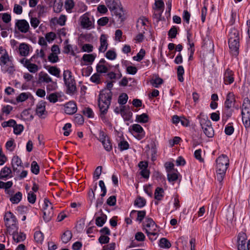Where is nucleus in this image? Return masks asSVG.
<instances>
[{
	"mask_svg": "<svg viewBox=\"0 0 250 250\" xmlns=\"http://www.w3.org/2000/svg\"><path fill=\"white\" fill-rule=\"evenodd\" d=\"M112 97V93L109 90H103L99 95L98 105L101 112V117L103 120L105 119L104 115L108 111Z\"/></svg>",
	"mask_w": 250,
	"mask_h": 250,
	"instance_id": "nucleus-1",
	"label": "nucleus"
},
{
	"mask_svg": "<svg viewBox=\"0 0 250 250\" xmlns=\"http://www.w3.org/2000/svg\"><path fill=\"white\" fill-rule=\"evenodd\" d=\"M229 158L224 154L220 155L216 160V177L220 183L224 179L229 164Z\"/></svg>",
	"mask_w": 250,
	"mask_h": 250,
	"instance_id": "nucleus-2",
	"label": "nucleus"
},
{
	"mask_svg": "<svg viewBox=\"0 0 250 250\" xmlns=\"http://www.w3.org/2000/svg\"><path fill=\"white\" fill-rule=\"evenodd\" d=\"M228 42L230 53L234 56H237L239 47V32L237 29L232 28L230 30Z\"/></svg>",
	"mask_w": 250,
	"mask_h": 250,
	"instance_id": "nucleus-3",
	"label": "nucleus"
},
{
	"mask_svg": "<svg viewBox=\"0 0 250 250\" xmlns=\"http://www.w3.org/2000/svg\"><path fill=\"white\" fill-rule=\"evenodd\" d=\"M0 65L1 69L4 72L12 74L15 71L14 64L10 60L6 50L2 47L0 48Z\"/></svg>",
	"mask_w": 250,
	"mask_h": 250,
	"instance_id": "nucleus-4",
	"label": "nucleus"
},
{
	"mask_svg": "<svg viewBox=\"0 0 250 250\" xmlns=\"http://www.w3.org/2000/svg\"><path fill=\"white\" fill-rule=\"evenodd\" d=\"M105 3L112 14L122 21L125 13L120 0H105Z\"/></svg>",
	"mask_w": 250,
	"mask_h": 250,
	"instance_id": "nucleus-5",
	"label": "nucleus"
},
{
	"mask_svg": "<svg viewBox=\"0 0 250 250\" xmlns=\"http://www.w3.org/2000/svg\"><path fill=\"white\" fill-rule=\"evenodd\" d=\"M13 171L16 173L19 179L21 180L25 178L28 174V171L23 169V166L21 160L19 156H14L11 161Z\"/></svg>",
	"mask_w": 250,
	"mask_h": 250,
	"instance_id": "nucleus-6",
	"label": "nucleus"
},
{
	"mask_svg": "<svg viewBox=\"0 0 250 250\" xmlns=\"http://www.w3.org/2000/svg\"><path fill=\"white\" fill-rule=\"evenodd\" d=\"M243 123L246 128L250 126V100L245 98L241 106Z\"/></svg>",
	"mask_w": 250,
	"mask_h": 250,
	"instance_id": "nucleus-7",
	"label": "nucleus"
},
{
	"mask_svg": "<svg viewBox=\"0 0 250 250\" xmlns=\"http://www.w3.org/2000/svg\"><path fill=\"white\" fill-rule=\"evenodd\" d=\"M63 80L65 84L67 93L74 94L77 90L76 82L73 78L72 73L69 70H64L63 73Z\"/></svg>",
	"mask_w": 250,
	"mask_h": 250,
	"instance_id": "nucleus-8",
	"label": "nucleus"
},
{
	"mask_svg": "<svg viewBox=\"0 0 250 250\" xmlns=\"http://www.w3.org/2000/svg\"><path fill=\"white\" fill-rule=\"evenodd\" d=\"M4 221L7 229H15L17 228L16 217L11 211H7L5 213Z\"/></svg>",
	"mask_w": 250,
	"mask_h": 250,
	"instance_id": "nucleus-9",
	"label": "nucleus"
},
{
	"mask_svg": "<svg viewBox=\"0 0 250 250\" xmlns=\"http://www.w3.org/2000/svg\"><path fill=\"white\" fill-rule=\"evenodd\" d=\"M89 16V13H85L81 17V25L83 28L89 29L94 27V21L90 20Z\"/></svg>",
	"mask_w": 250,
	"mask_h": 250,
	"instance_id": "nucleus-10",
	"label": "nucleus"
},
{
	"mask_svg": "<svg viewBox=\"0 0 250 250\" xmlns=\"http://www.w3.org/2000/svg\"><path fill=\"white\" fill-rule=\"evenodd\" d=\"M32 62H33V58L32 57L29 60L23 58L20 60L21 63H22L30 72L35 73L38 71L39 67L37 64L32 63Z\"/></svg>",
	"mask_w": 250,
	"mask_h": 250,
	"instance_id": "nucleus-11",
	"label": "nucleus"
},
{
	"mask_svg": "<svg viewBox=\"0 0 250 250\" xmlns=\"http://www.w3.org/2000/svg\"><path fill=\"white\" fill-rule=\"evenodd\" d=\"M131 132L138 140L143 139L145 135V132L143 127L139 124H134L131 126Z\"/></svg>",
	"mask_w": 250,
	"mask_h": 250,
	"instance_id": "nucleus-12",
	"label": "nucleus"
},
{
	"mask_svg": "<svg viewBox=\"0 0 250 250\" xmlns=\"http://www.w3.org/2000/svg\"><path fill=\"white\" fill-rule=\"evenodd\" d=\"M112 67L104 59H102L96 66V70L98 73H105L110 70Z\"/></svg>",
	"mask_w": 250,
	"mask_h": 250,
	"instance_id": "nucleus-13",
	"label": "nucleus"
},
{
	"mask_svg": "<svg viewBox=\"0 0 250 250\" xmlns=\"http://www.w3.org/2000/svg\"><path fill=\"white\" fill-rule=\"evenodd\" d=\"M16 26L22 33H27L30 29L28 22L25 20H19L16 22Z\"/></svg>",
	"mask_w": 250,
	"mask_h": 250,
	"instance_id": "nucleus-14",
	"label": "nucleus"
},
{
	"mask_svg": "<svg viewBox=\"0 0 250 250\" xmlns=\"http://www.w3.org/2000/svg\"><path fill=\"white\" fill-rule=\"evenodd\" d=\"M143 227L146 229V232L157 230V225L154 221L150 218L146 217L143 223Z\"/></svg>",
	"mask_w": 250,
	"mask_h": 250,
	"instance_id": "nucleus-15",
	"label": "nucleus"
},
{
	"mask_svg": "<svg viewBox=\"0 0 250 250\" xmlns=\"http://www.w3.org/2000/svg\"><path fill=\"white\" fill-rule=\"evenodd\" d=\"M234 81V72L229 68H227L224 74V83L225 84H230Z\"/></svg>",
	"mask_w": 250,
	"mask_h": 250,
	"instance_id": "nucleus-16",
	"label": "nucleus"
},
{
	"mask_svg": "<svg viewBox=\"0 0 250 250\" xmlns=\"http://www.w3.org/2000/svg\"><path fill=\"white\" fill-rule=\"evenodd\" d=\"M36 113L41 118H44L43 115L46 116L47 111L45 110V103L41 101L36 105Z\"/></svg>",
	"mask_w": 250,
	"mask_h": 250,
	"instance_id": "nucleus-17",
	"label": "nucleus"
},
{
	"mask_svg": "<svg viewBox=\"0 0 250 250\" xmlns=\"http://www.w3.org/2000/svg\"><path fill=\"white\" fill-rule=\"evenodd\" d=\"M64 112L67 114H73L77 110L76 103L73 101H70L64 105Z\"/></svg>",
	"mask_w": 250,
	"mask_h": 250,
	"instance_id": "nucleus-18",
	"label": "nucleus"
},
{
	"mask_svg": "<svg viewBox=\"0 0 250 250\" xmlns=\"http://www.w3.org/2000/svg\"><path fill=\"white\" fill-rule=\"evenodd\" d=\"M149 21L147 18L145 17L140 18L137 22V28L138 30L146 31V27L148 26Z\"/></svg>",
	"mask_w": 250,
	"mask_h": 250,
	"instance_id": "nucleus-19",
	"label": "nucleus"
},
{
	"mask_svg": "<svg viewBox=\"0 0 250 250\" xmlns=\"http://www.w3.org/2000/svg\"><path fill=\"white\" fill-rule=\"evenodd\" d=\"M107 35L105 34H102L100 39V46L99 48V51L100 52H104L108 47V44L107 42Z\"/></svg>",
	"mask_w": 250,
	"mask_h": 250,
	"instance_id": "nucleus-20",
	"label": "nucleus"
},
{
	"mask_svg": "<svg viewBox=\"0 0 250 250\" xmlns=\"http://www.w3.org/2000/svg\"><path fill=\"white\" fill-rule=\"evenodd\" d=\"M235 102L234 95L232 92H229L226 97L225 102V107L227 110H229L234 104Z\"/></svg>",
	"mask_w": 250,
	"mask_h": 250,
	"instance_id": "nucleus-21",
	"label": "nucleus"
},
{
	"mask_svg": "<svg viewBox=\"0 0 250 250\" xmlns=\"http://www.w3.org/2000/svg\"><path fill=\"white\" fill-rule=\"evenodd\" d=\"M200 124L202 128L207 127L211 125V122L206 115H204L203 113H201L198 116Z\"/></svg>",
	"mask_w": 250,
	"mask_h": 250,
	"instance_id": "nucleus-22",
	"label": "nucleus"
},
{
	"mask_svg": "<svg viewBox=\"0 0 250 250\" xmlns=\"http://www.w3.org/2000/svg\"><path fill=\"white\" fill-rule=\"evenodd\" d=\"M136 213L137 214V217L136 219V221H138L139 223L142 222L146 216V211L145 210L137 211L135 210H133L130 212V215L131 217H132L134 214Z\"/></svg>",
	"mask_w": 250,
	"mask_h": 250,
	"instance_id": "nucleus-23",
	"label": "nucleus"
},
{
	"mask_svg": "<svg viewBox=\"0 0 250 250\" xmlns=\"http://www.w3.org/2000/svg\"><path fill=\"white\" fill-rule=\"evenodd\" d=\"M39 80L41 83H52V79L47 73L42 72L39 74Z\"/></svg>",
	"mask_w": 250,
	"mask_h": 250,
	"instance_id": "nucleus-24",
	"label": "nucleus"
},
{
	"mask_svg": "<svg viewBox=\"0 0 250 250\" xmlns=\"http://www.w3.org/2000/svg\"><path fill=\"white\" fill-rule=\"evenodd\" d=\"M19 50L20 55L22 56L25 57L29 54V46L25 43H22L20 45Z\"/></svg>",
	"mask_w": 250,
	"mask_h": 250,
	"instance_id": "nucleus-25",
	"label": "nucleus"
},
{
	"mask_svg": "<svg viewBox=\"0 0 250 250\" xmlns=\"http://www.w3.org/2000/svg\"><path fill=\"white\" fill-rule=\"evenodd\" d=\"M13 238L15 242L19 243L23 241L26 238V235L23 232H14L13 234Z\"/></svg>",
	"mask_w": 250,
	"mask_h": 250,
	"instance_id": "nucleus-26",
	"label": "nucleus"
},
{
	"mask_svg": "<svg viewBox=\"0 0 250 250\" xmlns=\"http://www.w3.org/2000/svg\"><path fill=\"white\" fill-rule=\"evenodd\" d=\"M48 72L52 75L57 78H60L61 70L56 66H49L47 68Z\"/></svg>",
	"mask_w": 250,
	"mask_h": 250,
	"instance_id": "nucleus-27",
	"label": "nucleus"
},
{
	"mask_svg": "<svg viewBox=\"0 0 250 250\" xmlns=\"http://www.w3.org/2000/svg\"><path fill=\"white\" fill-rule=\"evenodd\" d=\"M159 246L163 249H167L171 247L170 241L166 238H162L159 240Z\"/></svg>",
	"mask_w": 250,
	"mask_h": 250,
	"instance_id": "nucleus-28",
	"label": "nucleus"
},
{
	"mask_svg": "<svg viewBox=\"0 0 250 250\" xmlns=\"http://www.w3.org/2000/svg\"><path fill=\"white\" fill-rule=\"evenodd\" d=\"M12 172L11 168L7 167H4L1 169L0 172V179H4L9 176Z\"/></svg>",
	"mask_w": 250,
	"mask_h": 250,
	"instance_id": "nucleus-29",
	"label": "nucleus"
},
{
	"mask_svg": "<svg viewBox=\"0 0 250 250\" xmlns=\"http://www.w3.org/2000/svg\"><path fill=\"white\" fill-rule=\"evenodd\" d=\"M204 134L208 138H212L214 136V129L212 127L211 125L208 126L207 127H205L204 128H202Z\"/></svg>",
	"mask_w": 250,
	"mask_h": 250,
	"instance_id": "nucleus-30",
	"label": "nucleus"
},
{
	"mask_svg": "<svg viewBox=\"0 0 250 250\" xmlns=\"http://www.w3.org/2000/svg\"><path fill=\"white\" fill-rule=\"evenodd\" d=\"M164 189L162 188L158 187L154 192V198L156 200L160 201L164 197Z\"/></svg>",
	"mask_w": 250,
	"mask_h": 250,
	"instance_id": "nucleus-31",
	"label": "nucleus"
},
{
	"mask_svg": "<svg viewBox=\"0 0 250 250\" xmlns=\"http://www.w3.org/2000/svg\"><path fill=\"white\" fill-rule=\"evenodd\" d=\"M72 236V233L70 230L65 231L61 237L62 241L64 243H67L71 239Z\"/></svg>",
	"mask_w": 250,
	"mask_h": 250,
	"instance_id": "nucleus-32",
	"label": "nucleus"
},
{
	"mask_svg": "<svg viewBox=\"0 0 250 250\" xmlns=\"http://www.w3.org/2000/svg\"><path fill=\"white\" fill-rule=\"evenodd\" d=\"M22 198V193L19 191L17 192L14 196H12L10 200L13 204H18L20 202Z\"/></svg>",
	"mask_w": 250,
	"mask_h": 250,
	"instance_id": "nucleus-33",
	"label": "nucleus"
},
{
	"mask_svg": "<svg viewBox=\"0 0 250 250\" xmlns=\"http://www.w3.org/2000/svg\"><path fill=\"white\" fill-rule=\"evenodd\" d=\"M75 6V3L73 0H66L64 3V6L67 12L71 13L72 10Z\"/></svg>",
	"mask_w": 250,
	"mask_h": 250,
	"instance_id": "nucleus-34",
	"label": "nucleus"
},
{
	"mask_svg": "<svg viewBox=\"0 0 250 250\" xmlns=\"http://www.w3.org/2000/svg\"><path fill=\"white\" fill-rule=\"evenodd\" d=\"M31 171L33 173L36 175L38 174L40 172V166L35 161H33L31 163Z\"/></svg>",
	"mask_w": 250,
	"mask_h": 250,
	"instance_id": "nucleus-35",
	"label": "nucleus"
},
{
	"mask_svg": "<svg viewBox=\"0 0 250 250\" xmlns=\"http://www.w3.org/2000/svg\"><path fill=\"white\" fill-rule=\"evenodd\" d=\"M95 57H96V56L94 54H85L83 55L82 59L83 60V61H84L85 62H87L90 63H92L94 62V61L95 59Z\"/></svg>",
	"mask_w": 250,
	"mask_h": 250,
	"instance_id": "nucleus-36",
	"label": "nucleus"
},
{
	"mask_svg": "<svg viewBox=\"0 0 250 250\" xmlns=\"http://www.w3.org/2000/svg\"><path fill=\"white\" fill-rule=\"evenodd\" d=\"M146 204V200L141 197L137 198L134 201V206H137L140 208L144 207Z\"/></svg>",
	"mask_w": 250,
	"mask_h": 250,
	"instance_id": "nucleus-37",
	"label": "nucleus"
},
{
	"mask_svg": "<svg viewBox=\"0 0 250 250\" xmlns=\"http://www.w3.org/2000/svg\"><path fill=\"white\" fill-rule=\"evenodd\" d=\"M47 7L42 4H39L37 6V10L38 15L40 17H42L44 16V14L47 12Z\"/></svg>",
	"mask_w": 250,
	"mask_h": 250,
	"instance_id": "nucleus-38",
	"label": "nucleus"
},
{
	"mask_svg": "<svg viewBox=\"0 0 250 250\" xmlns=\"http://www.w3.org/2000/svg\"><path fill=\"white\" fill-rule=\"evenodd\" d=\"M128 100V96L126 93H122L118 98V102L120 105L125 104Z\"/></svg>",
	"mask_w": 250,
	"mask_h": 250,
	"instance_id": "nucleus-39",
	"label": "nucleus"
},
{
	"mask_svg": "<svg viewBox=\"0 0 250 250\" xmlns=\"http://www.w3.org/2000/svg\"><path fill=\"white\" fill-rule=\"evenodd\" d=\"M30 95L29 93H21L16 98V101L18 103L24 102L29 98Z\"/></svg>",
	"mask_w": 250,
	"mask_h": 250,
	"instance_id": "nucleus-40",
	"label": "nucleus"
},
{
	"mask_svg": "<svg viewBox=\"0 0 250 250\" xmlns=\"http://www.w3.org/2000/svg\"><path fill=\"white\" fill-rule=\"evenodd\" d=\"M238 250H250V240L238 244Z\"/></svg>",
	"mask_w": 250,
	"mask_h": 250,
	"instance_id": "nucleus-41",
	"label": "nucleus"
},
{
	"mask_svg": "<svg viewBox=\"0 0 250 250\" xmlns=\"http://www.w3.org/2000/svg\"><path fill=\"white\" fill-rule=\"evenodd\" d=\"M34 239L36 242L42 243L43 240V234L40 231H37L34 233Z\"/></svg>",
	"mask_w": 250,
	"mask_h": 250,
	"instance_id": "nucleus-42",
	"label": "nucleus"
},
{
	"mask_svg": "<svg viewBox=\"0 0 250 250\" xmlns=\"http://www.w3.org/2000/svg\"><path fill=\"white\" fill-rule=\"evenodd\" d=\"M150 82L154 87L158 88L163 83V80L161 78L157 77L154 79H152Z\"/></svg>",
	"mask_w": 250,
	"mask_h": 250,
	"instance_id": "nucleus-43",
	"label": "nucleus"
},
{
	"mask_svg": "<svg viewBox=\"0 0 250 250\" xmlns=\"http://www.w3.org/2000/svg\"><path fill=\"white\" fill-rule=\"evenodd\" d=\"M106 220V216L104 215L98 217L96 219V224L99 227H102L105 223Z\"/></svg>",
	"mask_w": 250,
	"mask_h": 250,
	"instance_id": "nucleus-44",
	"label": "nucleus"
},
{
	"mask_svg": "<svg viewBox=\"0 0 250 250\" xmlns=\"http://www.w3.org/2000/svg\"><path fill=\"white\" fill-rule=\"evenodd\" d=\"M184 74V69L183 66H179L177 68V77L180 82H183L184 78L183 75Z\"/></svg>",
	"mask_w": 250,
	"mask_h": 250,
	"instance_id": "nucleus-45",
	"label": "nucleus"
},
{
	"mask_svg": "<svg viewBox=\"0 0 250 250\" xmlns=\"http://www.w3.org/2000/svg\"><path fill=\"white\" fill-rule=\"evenodd\" d=\"M247 235L245 233L241 232H240L238 235V238H237V243L238 244H239L240 243H243L244 242H246L247 241Z\"/></svg>",
	"mask_w": 250,
	"mask_h": 250,
	"instance_id": "nucleus-46",
	"label": "nucleus"
},
{
	"mask_svg": "<svg viewBox=\"0 0 250 250\" xmlns=\"http://www.w3.org/2000/svg\"><path fill=\"white\" fill-rule=\"evenodd\" d=\"M83 113L84 115L88 118H93L94 116L93 110L89 107H84L83 110Z\"/></svg>",
	"mask_w": 250,
	"mask_h": 250,
	"instance_id": "nucleus-47",
	"label": "nucleus"
},
{
	"mask_svg": "<svg viewBox=\"0 0 250 250\" xmlns=\"http://www.w3.org/2000/svg\"><path fill=\"white\" fill-rule=\"evenodd\" d=\"M178 179V174L177 172L171 171L168 172L167 179L169 182H175Z\"/></svg>",
	"mask_w": 250,
	"mask_h": 250,
	"instance_id": "nucleus-48",
	"label": "nucleus"
},
{
	"mask_svg": "<svg viewBox=\"0 0 250 250\" xmlns=\"http://www.w3.org/2000/svg\"><path fill=\"white\" fill-rule=\"evenodd\" d=\"M16 124V122L13 119H10L8 121H4L1 124V125L3 127H13Z\"/></svg>",
	"mask_w": 250,
	"mask_h": 250,
	"instance_id": "nucleus-49",
	"label": "nucleus"
},
{
	"mask_svg": "<svg viewBox=\"0 0 250 250\" xmlns=\"http://www.w3.org/2000/svg\"><path fill=\"white\" fill-rule=\"evenodd\" d=\"M102 143L104 147V148L107 151H110L112 150V146L109 139H106V140H104V141Z\"/></svg>",
	"mask_w": 250,
	"mask_h": 250,
	"instance_id": "nucleus-50",
	"label": "nucleus"
},
{
	"mask_svg": "<svg viewBox=\"0 0 250 250\" xmlns=\"http://www.w3.org/2000/svg\"><path fill=\"white\" fill-rule=\"evenodd\" d=\"M155 5L157 10L163 12L164 8V3L162 0H156L155 2Z\"/></svg>",
	"mask_w": 250,
	"mask_h": 250,
	"instance_id": "nucleus-51",
	"label": "nucleus"
},
{
	"mask_svg": "<svg viewBox=\"0 0 250 250\" xmlns=\"http://www.w3.org/2000/svg\"><path fill=\"white\" fill-rule=\"evenodd\" d=\"M137 121L140 123H146L148 122V116L146 113H143L140 115L137 116Z\"/></svg>",
	"mask_w": 250,
	"mask_h": 250,
	"instance_id": "nucleus-52",
	"label": "nucleus"
},
{
	"mask_svg": "<svg viewBox=\"0 0 250 250\" xmlns=\"http://www.w3.org/2000/svg\"><path fill=\"white\" fill-rule=\"evenodd\" d=\"M14 133L16 135H20L23 130V126L21 125H17V124L13 127Z\"/></svg>",
	"mask_w": 250,
	"mask_h": 250,
	"instance_id": "nucleus-53",
	"label": "nucleus"
},
{
	"mask_svg": "<svg viewBox=\"0 0 250 250\" xmlns=\"http://www.w3.org/2000/svg\"><path fill=\"white\" fill-rule=\"evenodd\" d=\"M90 80L93 83H94L96 84H99L101 83V81L100 79V75L98 73L94 74L90 78Z\"/></svg>",
	"mask_w": 250,
	"mask_h": 250,
	"instance_id": "nucleus-54",
	"label": "nucleus"
},
{
	"mask_svg": "<svg viewBox=\"0 0 250 250\" xmlns=\"http://www.w3.org/2000/svg\"><path fill=\"white\" fill-rule=\"evenodd\" d=\"M117 56L116 52L112 50L107 51L106 53L105 57L109 60H113L116 59Z\"/></svg>",
	"mask_w": 250,
	"mask_h": 250,
	"instance_id": "nucleus-55",
	"label": "nucleus"
},
{
	"mask_svg": "<svg viewBox=\"0 0 250 250\" xmlns=\"http://www.w3.org/2000/svg\"><path fill=\"white\" fill-rule=\"evenodd\" d=\"M118 147L121 151H123L128 148L129 144L125 141H122L118 144Z\"/></svg>",
	"mask_w": 250,
	"mask_h": 250,
	"instance_id": "nucleus-56",
	"label": "nucleus"
},
{
	"mask_svg": "<svg viewBox=\"0 0 250 250\" xmlns=\"http://www.w3.org/2000/svg\"><path fill=\"white\" fill-rule=\"evenodd\" d=\"M38 51H39L38 50H37L36 51L37 54L36 55H34V56H33L32 57V58L33 59H35V58L40 57L41 59H42L43 60H46L45 55V53L44 52L43 50L42 49L40 50V51L39 52H38Z\"/></svg>",
	"mask_w": 250,
	"mask_h": 250,
	"instance_id": "nucleus-57",
	"label": "nucleus"
},
{
	"mask_svg": "<svg viewBox=\"0 0 250 250\" xmlns=\"http://www.w3.org/2000/svg\"><path fill=\"white\" fill-rule=\"evenodd\" d=\"M30 24L34 28H36L40 23V20L36 17H31L30 18Z\"/></svg>",
	"mask_w": 250,
	"mask_h": 250,
	"instance_id": "nucleus-58",
	"label": "nucleus"
},
{
	"mask_svg": "<svg viewBox=\"0 0 250 250\" xmlns=\"http://www.w3.org/2000/svg\"><path fill=\"white\" fill-rule=\"evenodd\" d=\"M177 34V28L175 26H173L169 30L168 33V35L169 37L173 39V38H176Z\"/></svg>",
	"mask_w": 250,
	"mask_h": 250,
	"instance_id": "nucleus-59",
	"label": "nucleus"
},
{
	"mask_svg": "<svg viewBox=\"0 0 250 250\" xmlns=\"http://www.w3.org/2000/svg\"><path fill=\"white\" fill-rule=\"evenodd\" d=\"M74 121L75 123L81 125L84 123L83 116L81 114H76L74 117Z\"/></svg>",
	"mask_w": 250,
	"mask_h": 250,
	"instance_id": "nucleus-60",
	"label": "nucleus"
},
{
	"mask_svg": "<svg viewBox=\"0 0 250 250\" xmlns=\"http://www.w3.org/2000/svg\"><path fill=\"white\" fill-rule=\"evenodd\" d=\"M71 127V124L67 123V124H65V125H64V126L62 128V129L64 131L63 132V135L65 136H68L69 135L70 132L71 131V129H70Z\"/></svg>",
	"mask_w": 250,
	"mask_h": 250,
	"instance_id": "nucleus-61",
	"label": "nucleus"
},
{
	"mask_svg": "<svg viewBox=\"0 0 250 250\" xmlns=\"http://www.w3.org/2000/svg\"><path fill=\"white\" fill-rule=\"evenodd\" d=\"M28 202L31 204H34L36 200V195L33 192L30 191L27 196Z\"/></svg>",
	"mask_w": 250,
	"mask_h": 250,
	"instance_id": "nucleus-62",
	"label": "nucleus"
},
{
	"mask_svg": "<svg viewBox=\"0 0 250 250\" xmlns=\"http://www.w3.org/2000/svg\"><path fill=\"white\" fill-rule=\"evenodd\" d=\"M47 99L50 102L55 103L58 100V97L56 93H51L47 96Z\"/></svg>",
	"mask_w": 250,
	"mask_h": 250,
	"instance_id": "nucleus-63",
	"label": "nucleus"
},
{
	"mask_svg": "<svg viewBox=\"0 0 250 250\" xmlns=\"http://www.w3.org/2000/svg\"><path fill=\"white\" fill-rule=\"evenodd\" d=\"M48 60L52 63H55L58 62L59 59L57 54L51 53L48 57Z\"/></svg>",
	"mask_w": 250,
	"mask_h": 250,
	"instance_id": "nucleus-64",
	"label": "nucleus"
}]
</instances>
